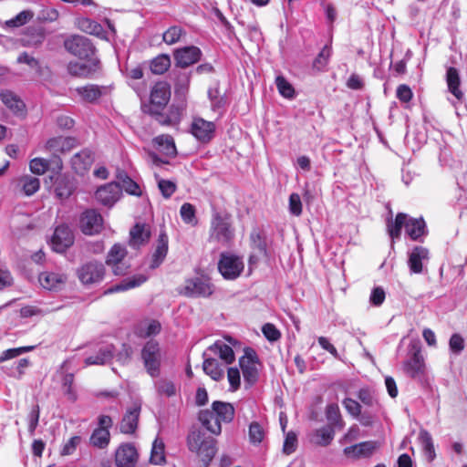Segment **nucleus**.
Masks as SVG:
<instances>
[{"label":"nucleus","mask_w":467,"mask_h":467,"mask_svg":"<svg viewBox=\"0 0 467 467\" xmlns=\"http://www.w3.org/2000/svg\"><path fill=\"white\" fill-rule=\"evenodd\" d=\"M187 445L191 451L196 452L201 457L204 467H208L217 452L216 441L213 438L205 437L200 431H193L188 435Z\"/></svg>","instance_id":"3"},{"label":"nucleus","mask_w":467,"mask_h":467,"mask_svg":"<svg viewBox=\"0 0 467 467\" xmlns=\"http://www.w3.org/2000/svg\"><path fill=\"white\" fill-rule=\"evenodd\" d=\"M203 371L213 380L219 381L223 378V369L220 367L218 361L214 358H206L203 361Z\"/></svg>","instance_id":"39"},{"label":"nucleus","mask_w":467,"mask_h":467,"mask_svg":"<svg viewBox=\"0 0 467 467\" xmlns=\"http://www.w3.org/2000/svg\"><path fill=\"white\" fill-rule=\"evenodd\" d=\"M212 410L216 417L224 423H230L234 418V408L228 402L213 401Z\"/></svg>","instance_id":"33"},{"label":"nucleus","mask_w":467,"mask_h":467,"mask_svg":"<svg viewBox=\"0 0 467 467\" xmlns=\"http://www.w3.org/2000/svg\"><path fill=\"white\" fill-rule=\"evenodd\" d=\"M190 81V75L182 74L179 76L175 84V93L180 95H185L189 89Z\"/></svg>","instance_id":"63"},{"label":"nucleus","mask_w":467,"mask_h":467,"mask_svg":"<svg viewBox=\"0 0 467 467\" xmlns=\"http://www.w3.org/2000/svg\"><path fill=\"white\" fill-rule=\"evenodd\" d=\"M196 210L194 206L189 202H185L182 205L180 210V214L182 219V221L185 223L191 224V225H196L197 224V219L195 216Z\"/></svg>","instance_id":"53"},{"label":"nucleus","mask_w":467,"mask_h":467,"mask_svg":"<svg viewBox=\"0 0 467 467\" xmlns=\"http://www.w3.org/2000/svg\"><path fill=\"white\" fill-rule=\"evenodd\" d=\"M275 84L281 96L285 99H293L295 97L293 86L283 76L276 77Z\"/></svg>","instance_id":"52"},{"label":"nucleus","mask_w":467,"mask_h":467,"mask_svg":"<svg viewBox=\"0 0 467 467\" xmlns=\"http://www.w3.org/2000/svg\"><path fill=\"white\" fill-rule=\"evenodd\" d=\"M171 67L169 55L161 54L153 58L150 62V70L153 74L161 75Z\"/></svg>","instance_id":"43"},{"label":"nucleus","mask_w":467,"mask_h":467,"mask_svg":"<svg viewBox=\"0 0 467 467\" xmlns=\"http://www.w3.org/2000/svg\"><path fill=\"white\" fill-rule=\"evenodd\" d=\"M243 259L230 253H223L218 263V269L222 275L228 280L236 279L244 271Z\"/></svg>","instance_id":"8"},{"label":"nucleus","mask_w":467,"mask_h":467,"mask_svg":"<svg viewBox=\"0 0 467 467\" xmlns=\"http://www.w3.org/2000/svg\"><path fill=\"white\" fill-rule=\"evenodd\" d=\"M249 441L253 444H259L265 438L264 428L256 421L252 422L249 425Z\"/></svg>","instance_id":"55"},{"label":"nucleus","mask_w":467,"mask_h":467,"mask_svg":"<svg viewBox=\"0 0 467 467\" xmlns=\"http://www.w3.org/2000/svg\"><path fill=\"white\" fill-rule=\"evenodd\" d=\"M331 54H332L331 47L328 45H326L321 49V51L319 52V54L317 55L316 59L314 60V63H313L314 67L318 70L323 69L327 65L328 60L331 57Z\"/></svg>","instance_id":"57"},{"label":"nucleus","mask_w":467,"mask_h":467,"mask_svg":"<svg viewBox=\"0 0 467 467\" xmlns=\"http://www.w3.org/2000/svg\"><path fill=\"white\" fill-rule=\"evenodd\" d=\"M78 145V141L72 137H55L49 139L45 145L47 150L57 154L65 153L71 150Z\"/></svg>","instance_id":"23"},{"label":"nucleus","mask_w":467,"mask_h":467,"mask_svg":"<svg viewBox=\"0 0 467 467\" xmlns=\"http://www.w3.org/2000/svg\"><path fill=\"white\" fill-rule=\"evenodd\" d=\"M419 438L420 440L424 455L429 462L435 458V450L431 434L427 431H420Z\"/></svg>","instance_id":"44"},{"label":"nucleus","mask_w":467,"mask_h":467,"mask_svg":"<svg viewBox=\"0 0 467 467\" xmlns=\"http://www.w3.org/2000/svg\"><path fill=\"white\" fill-rule=\"evenodd\" d=\"M74 244V234L67 224L56 227L50 240L52 249L57 253H64Z\"/></svg>","instance_id":"11"},{"label":"nucleus","mask_w":467,"mask_h":467,"mask_svg":"<svg viewBox=\"0 0 467 467\" xmlns=\"http://www.w3.org/2000/svg\"><path fill=\"white\" fill-rule=\"evenodd\" d=\"M408 257L410 273L421 274L424 271V265L429 262L430 253L426 247L415 246L409 252Z\"/></svg>","instance_id":"15"},{"label":"nucleus","mask_w":467,"mask_h":467,"mask_svg":"<svg viewBox=\"0 0 467 467\" xmlns=\"http://www.w3.org/2000/svg\"><path fill=\"white\" fill-rule=\"evenodd\" d=\"M59 17V12L51 6H44L39 13V19L47 22L57 21Z\"/></svg>","instance_id":"64"},{"label":"nucleus","mask_w":467,"mask_h":467,"mask_svg":"<svg viewBox=\"0 0 467 467\" xmlns=\"http://www.w3.org/2000/svg\"><path fill=\"white\" fill-rule=\"evenodd\" d=\"M155 388L158 394L172 397L176 394V387L171 380L162 379L155 382Z\"/></svg>","instance_id":"51"},{"label":"nucleus","mask_w":467,"mask_h":467,"mask_svg":"<svg viewBox=\"0 0 467 467\" xmlns=\"http://www.w3.org/2000/svg\"><path fill=\"white\" fill-rule=\"evenodd\" d=\"M108 88L95 84H88L82 87H78L74 92L79 97L80 100L88 103H95L102 96L108 93Z\"/></svg>","instance_id":"19"},{"label":"nucleus","mask_w":467,"mask_h":467,"mask_svg":"<svg viewBox=\"0 0 467 467\" xmlns=\"http://www.w3.org/2000/svg\"><path fill=\"white\" fill-rule=\"evenodd\" d=\"M163 357L158 341L149 340L143 345L140 350V359L144 369L151 378H158L161 375Z\"/></svg>","instance_id":"4"},{"label":"nucleus","mask_w":467,"mask_h":467,"mask_svg":"<svg viewBox=\"0 0 467 467\" xmlns=\"http://www.w3.org/2000/svg\"><path fill=\"white\" fill-rule=\"evenodd\" d=\"M421 347L419 340H412L409 345V359L404 363V371L413 379L423 376L425 371V363L421 355Z\"/></svg>","instance_id":"5"},{"label":"nucleus","mask_w":467,"mask_h":467,"mask_svg":"<svg viewBox=\"0 0 467 467\" xmlns=\"http://www.w3.org/2000/svg\"><path fill=\"white\" fill-rule=\"evenodd\" d=\"M402 227L414 241L426 234V224L422 218H410L406 213H399L394 221H389L387 223L388 233L392 240L400 237Z\"/></svg>","instance_id":"1"},{"label":"nucleus","mask_w":467,"mask_h":467,"mask_svg":"<svg viewBox=\"0 0 467 467\" xmlns=\"http://www.w3.org/2000/svg\"><path fill=\"white\" fill-rule=\"evenodd\" d=\"M138 453L135 447L126 443L119 447L115 454V462L118 467H133L137 462Z\"/></svg>","instance_id":"21"},{"label":"nucleus","mask_w":467,"mask_h":467,"mask_svg":"<svg viewBox=\"0 0 467 467\" xmlns=\"http://www.w3.org/2000/svg\"><path fill=\"white\" fill-rule=\"evenodd\" d=\"M119 179V190L123 189L130 194L140 195V189L137 182L130 179L127 175H120Z\"/></svg>","instance_id":"54"},{"label":"nucleus","mask_w":467,"mask_h":467,"mask_svg":"<svg viewBox=\"0 0 467 467\" xmlns=\"http://www.w3.org/2000/svg\"><path fill=\"white\" fill-rule=\"evenodd\" d=\"M22 191L26 196H31L36 193L40 187V181L38 178L29 175L24 176L19 181Z\"/></svg>","instance_id":"46"},{"label":"nucleus","mask_w":467,"mask_h":467,"mask_svg":"<svg viewBox=\"0 0 467 467\" xmlns=\"http://www.w3.org/2000/svg\"><path fill=\"white\" fill-rule=\"evenodd\" d=\"M202 57V51L195 46H188L177 48L173 52L175 65L179 67H188L197 63Z\"/></svg>","instance_id":"13"},{"label":"nucleus","mask_w":467,"mask_h":467,"mask_svg":"<svg viewBox=\"0 0 467 467\" xmlns=\"http://www.w3.org/2000/svg\"><path fill=\"white\" fill-rule=\"evenodd\" d=\"M78 277L83 285H92L102 281L105 267L101 263L91 261L82 265L77 271Z\"/></svg>","instance_id":"9"},{"label":"nucleus","mask_w":467,"mask_h":467,"mask_svg":"<svg viewBox=\"0 0 467 467\" xmlns=\"http://www.w3.org/2000/svg\"><path fill=\"white\" fill-rule=\"evenodd\" d=\"M127 254L126 248L123 245L119 244H114L109 250L107 257V265L111 264H122L124 262V258Z\"/></svg>","instance_id":"48"},{"label":"nucleus","mask_w":467,"mask_h":467,"mask_svg":"<svg viewBox=\"0 0 467 467\" xmlns=\"http://www.w3.org/2000/svg\"><path fill=\"white\" fill-rule=\"evenodd\" d=\"M168 235L165 232H161L159 234V238L157 240V244L155 247V251L152 254L151 261L150 264V267L154 269L159 267L161 263L164 261L167 253H168Z\"/></svg>","instance_id":"29"},{"label":"nucleus","mask_w":467,"mask_h":467,"mask_svg":"<svg viewBox=\"0 0 467 467\" xmlns=\"http://www.w3.org/2000/svg\"><path fill=\"white\" fill-rule=\"evenodd\" d=\"M93 161L92 152L88 150H83L71 158V167L76 173L84 174L90 169Z\"/></svg>","instance_id":"27"},{"label":"nucleus","mask_w":467,"mask_h":467,"mask_svg":"<svg viewBox=\"0 0 467 467\" xmlns=\"http://www.w3.org/2000/svg\"><path fill=\"white\" fill-rule=\"evenodd\" d=\"M140 413V406L137 404L127 410L119 425V430L122 433L131 434L135 432L138 426Z\"/></svg>","instance_id":"26"},{"label":"nucleus","mask_w":467,"mask_h":467,"mask_svg":"<svg viewBox=\"0 0 467 467\" xmlns=\"http://www.w3.org/2000/svg\"><path fill=\"white\" fill-rule=\"evenodd\" d=\"M180 293L189 297L209 296L213 288L207 280L195 277L186 280Z\"/></svg>","instance_id":"12"},{"label":"nucleus","mask_w":467,"mask_h":467,"mask_svg":"<svg viewBox=\"0 0 467 467\" xmlns=\"http://www.w3.org/2000/svg\"><path fill=\"white\" fill-rule=\"evenodd\" d=\"M239 366L243 372L244 381L252 386L259 378V358L256 352L251 348H244V355L239 358Z\"/></svg>","instance_id":"6"},{"label":"nucleus","mask_w":467,"mask_h":467,"mask_svg":"<svg viewBox=\"0 0 467 467\" xmlns=\"http://www.w3.org/2000/svg\"><path fill=\"white\" fill-rule=\"evenodd\" d=\"M449 347L453 354L459 355L464 349L463 337L458 333L452 334L449 340Z\"/></svg>","instance_id":"61"},{"label":"nucleus","mask_w":467,"mask_h":467,"mask_svg":"<svg viewBox=\"0 0 467 467\" xmlns=\"http://www.w3.org/2000/svg\"><path fill=\"white\" fill-rule=\"evenodd\" d=\"M380 444L375 441H363L344 449V454L349 458L359 459L371 456Z\"/></svg>","instance_id":"18"},{"label":"nucleus","mask_w":467,"mask_h":467,"mask_svg":"<svg viewBox=\"0 0 467 467\" xmlns=\"http://www.w3.org/2000/svg\"><path fill=\"white\" fill-rule=\"evenodd\" d=\"M114 347L112 345H106L99 348L95 356H89L85 358V365H105L109 362L113 358Z\"/></svg>","instance_id":"32"},{"label":"nucleus","mask_w":467,"mask_h":467,"mask_svg":"<svg viewBox=\"0 0 467 467\" xmlns=\"http://www.w3.org/2000/svg\"><path fill=\"white\" fill-rule=\"evenodd\" d=\"M150 462L161 465L165 462V446L162 440L156 438L152 443Z\"/></svg>","instance_id":"40"},{"label":"nucleus","mask_w":467,"mask_h":467,"mask_svg":"<svg viewBox=\"0 0 467 467\" xmlns=\"http://www.w3.org/2000/svg\"><path fill=\"white\" fill-rule=\"evenodd\" d=\"M38 281L47 290H58L64 286L67 275L59 272L46 271L39 275Z\"/></svg>","instance_id":"24"},{"label":"nucleus","mask_w":467,"mask_h":467,"mask_svg":"<svg viewBox=\"0 0 467 467\" xmlns=\"http://www.w3.org/2000/svg\"><path fill=\"white\" fill-rule=\"evenodd\" d=\"M120 194L119 183L111 182L104 186L99 187L96 193V199L98 202L104 205H112L115 203Z\"/></svg>","instance_id":"25"},{"label":"nucleus","mask_w":467,"mask_h":467,"mask_svg":"<svg viewBox=\"0 0 467 467\" xmlns=\"http://www.w3.org/2000/svg\"><path fill=\"white\" fill-rule=\"evenodd\" d=\"M67 72L69 75L78 78L89 77L95 69L91 66L86 63H80L77 61H71L67 64Z\"/></svg>","instance_id":"38"},{"label":"nucleus","mask_w":467,"mask_h":467,"mask_svg":"<svg viewBox=\"0 0 467 467\" xmlns=\"http://www.w3.org/2000/svg\"><path fill=\"white\" fill-rule=\"evenodd\" d=\"M71 359L65 360L60 367V372L63 374L62 386L65 394L68 400L75 401L77 400V394L73 388L75 369L71 367Z\"/></svg>","instance_id":"22"},{"label":"nucleus","mask_w":467,"mask_h":467,"mask_svg":"<svg viewBox=\"0 0 467 467\" xmlns=\"http://www.w3.org/2000/svg\"><path fill=\"white\" fill-rule=\"evenodd\" d=\"M155 140L159 146L162 147V150L166 155L174 156L176 154V147L171 136L161 135Z\"/></svg>","instance_id":"49"},{"label":"nucleus","mask_w":467,"mask_h":467,"mask_svg":"<svg viewBox=\"0 0 467 467\" xmlns=\"http://www.w3.org/2000/svg\"><path fill=\"white\" fill-rule=\"evenodd\" d=\"M185 35L186 31L182 26H172L162 34V40L167 45H174Z\"/></svg>","instance_id":"45"},{"label":"nucleus","mask_w":467,"mask_h":467,"mask_svg":"<svg viewBox=\"0 0 467 467\" xmlns=\"http://www.w3.org/2000/svg\"><path fill=\"white\" fill-rule=\"evenodd\" d=\"M0 99L2 103L16 116L25 117L26 107L23 99L10 89L0 90Z\"/></svg>","instance_id":"16"},{"label":"nucleus","mask_w":467,"mask_h":467,"mask_svg":"<svg viewBox=\"0 0 467 467\" xmlns=\"http://www.w3.org/2000/svg\"><path fill=\"white\" fill-rule=\"evenodd\" d=\"M215 131V125L213 121L202 118H194L191 125L192 134L202 142L210 141Z\"/></svg>","instance_id":"17"},{"label":"nucleus","mask_w":467,"mask_h":467,"mask_svg":"<svg viewBox=\"0 0 467 467\" xmlns=\"http://www.w3.org/2000/svg\"><path fill=\"white\" fill-rule=\"evenodd\" d=\"M161 326L157 320H143L136 327V334L143 338L150 337L161 332Z\"/></svg>","instance_id":"36"},{"label":"nucleus","mask_w":467,"mask_h":467,"mask_svg":"<svg viewBox=\"0 0 467 467\" xmlns=\"http://www.w3.org/2000/svg\"><path fill=\"white\" fill-rule=\"evenodd\" d=\"M30 362L28 358H21L16 364L11 368L1 367V369L9 375L10 377L19 379L25 372V369L29 366Z\"/></svg>","instance_id":"50"},{"label":"nucleus","mask_w":467,"mask_h":467,"mask_svg":"<svg viewBox=\"0 0 467 467\" xmlns=\"http://www.w3.org/2000/svg\"><path fill=\"white\" fill-rule=\"evenodd\" d=\"M34 17V12L31 10H23L15 17L6 20L5 26L8 28H17L30 22Z\"/></svg>","instance_id":"42"},{"label":"nucleus","mask_w":467,"mask_h":467,"mask_svg":"<svg viewBox=\"0 0 467 467\" xmlns=\"http://www.w3.org/2000/svg\"><path fill=\"white\" fill-rule=\"evenodd\" d=\"M74 190L75 183L70 178L61 176L57 181L55 192L59 199L68 198L73 193Z\"/></svg>","instance_id":"37"},{"label":"nucleus","mask_w":467,"mask_h":467,"mask_svg":"<svg viewBox=\"0 0 467 467\" xmlns=\"http://www.w3.org/2000/svg\"><path fill=\"white\" fill-rule=\"evenodd\" d=\"M199 420L213 434L219 435L222 432V421L213 410H205L199 413Z\"/></svg>","instance_id":"30"},{"label":"nucleus","mask_w":467,"mask_h":467,"mask_svg":"<svg viewBox=\"0 0 467 467\" xmlns=\"http://www.w3.org/2000/svg\"><path fill=\"white\" fill-rule=\"evenodd\" d=\"M446 82L449 91L460 101L463 99V92L460 88L461 79L458 70L450 67L446 72Z\"/></svg>","instance_id":"31"},{"label":"nucleus","mask_w":467,"mask_h":467,"mask_svg":"<svg viewBox=\"0 0 467 467\" xmlns=\"http://www.w3.org/2000/svg\"><path fill=\"white\" fill-rule=\"evenodd\" d=\"M147 276L144 275H136L131 277L123 279L120 283L118 285H113L112 287L109 288L106 293H116V292H121L126 291L129 289H132L135 287L140 286L144 282H146Z\"/></svg>","instance_id":"35"},{"label":"nucleus","mask_w":467,"mask_h":467,"mask_svg":"<svg viewBox=\"0 0 467 467\" xmlns=\"http://www.w3.org/2000/svg\"><path fill=\"white\" fill-rule=\"evenodd\" d=\"M211 349L214 353L218 354L220 358L223 359L226 364H231L235 359L232 348L223 342L214 343L211 347Z\"/></svg>","instance_id":"41"},{"label":"nucleus","mask_w":467,"mask_h":467,"mask_svg":"<svg viewBox=\"0 0 467 467\" xmlns=\"http://www.w3.org/2000/svg\"><path fill=\"white\" fill-rule=\"evenodd\" d=\"M49 167V161L43 158H34L29 162V169L36 175L44 174Z\"/></svg>","instance_id":"59"},{"label":"nucleus","mask_w":467,"mask_h":467,"mask_svg":"<svg viewBox=\"0 0 467 467\" xmlns=\"http://www.w3.org/2000/svg\"><path fill=\"white\" fill-rule=\"evenodd\" d=\"M74 25L78 30L86 34L96 36L101 39L107 38V31L99 23L91 18L78 16L75 19Z\"/></svg>","instance_id":"20"},{"label":"nucleus","mask_w":467,"mask_h":467,"mask_svg":"<svg viewBox=\"0 0 467 467\" xmlns=\"http://www.w3.org/2000/svg\"><path fill=\"white\" fill-rule=\"evenodd\" d=\"M171 99V86L166 81H159L151 88L150 100L153 112L163 109Z\"/></svg>","instance_id":"10"},{"label":"nucleus","mask_w":467,"mask_h":467,"mask_svg":"<svg viewBox=\"0 0 467 467\" xmlns=\"http://www.w3.org/2000/svg\"><path fill=\"white\" fill-rule=\"evenodd\" d=\"M102 216L95 210H87L80 217V229L83 234L93 235L102 230Z\"/></svg>","instance_id":"14"},{"label":"nucleus","mask_w":467,"mask_h":467,"mask_svg":"<svg viewBox=\"0 0 467 467\" xmlns=\"http://www.w3.org/2000/svg\"><path fill=\"white\" fill-rule=\"evenodd\" d=\"M334 430L331 426H324L310 434V441L316 445L327 446L334 439Z\"/></svg>","instance_id":"34"},{"label":"nucleus","mask_w":467,"mask_h":467,"mask_svg":"<svg viewBox=\"0 0 467 467\" xmlns=\"http://www.w3.org/2000/svg\"><path fill=\"white\" fill-rule=\"evenodd\" d=\"M326 417L331 425H339L340 427L342 426L341 414L337 404L331 403L327 406Z\"/></svg>","instance_id":"56"},{"label":"nucleus","mask_w":467,"mask_h":467,"mask_svg":"<svg viewBox=\"0 0 467 467\" xmlns=\"http://www.w3.org/2000/svg\"><path fill=\"white\" fill-rule=\"evenodd\" d=\"M109 431L96 429L90 436V443L98 448L103 449L109 443Z\"/></svg>","instance_id":"47"},{"label":"nucleus","mask_w":467,"mask_h":467,"mask_svg":"<svg viewBox=\"0 0 467 467\" xmlns=\"http://www.w3.org/2000/svg\"><path fill=\"white\" fill-rule=\"evenodd\" d=\"M35 348L34 346L20 347L15 348H9L2 352L0 355V363L16 358L24 353L29 352Z\"/></svg>","instance_id":"58"},{"label":"nucleus","mask_w":467,"mask_h":467,"mask_svg":"<svg viewBox=\"0 0 467 467\" xmlns=\"http://www.w3.org/2000/svg\"><path fill=\"white\" fill-rule=\"evenodd\" d=\"M150 236V225L146 223H136L130 232V245L138 248L148 243Z\"/></svg>","instance_id":"28"},{"label":"nucleus","mask_w":467,"mask_h":467,"mask_svg":"<svg viewBox=\"0 0 467 467\" xmlns=\"http://www.w3.org/2000/svg\"><path fill=\"white\" fill-rule=\"evenodd\" d=\"M297 447V437L295 432L289 431L286 433L283 451L284 453L289 455L293 453Z\"/></svg>","instance_id":"60"},{"label":"nucleus","mask_w":467,"mask_h":467,"mask_svg":"<svg viewBox=\"0 0 467 467\" xmlns=\"http://www.w3.org/2000/svg\"><path fill=\"white\" fill-rule=\"evenodd\" d=\"M67 52L80 59H88L95 53V47L86 36L72 35L64 41Z\"/></svg>","instance_id":"7"},{"label":"nucleus","mask_w":467,"mask_h":467,"mask_svg":"<svg viewBox=\"0 0 467 467\" xmlns=\"http://www.w3.org/2000/svg\"><path fill=\"white\" fill-rule=\"evenodd\" d=\"M234 236L231 214L226 211L213 210L211 219L210 240L227 245L232 242Z\"/></svg>","instance_id":"2"},{"label":"nucleus","mask_w":467,"mask_h":467,"mask_svg":"<svg viewBox=\"0 0 467 467\" xmlns=\"http://www.w3.org/2000/svg\"><path fill=\"white\" fill-rule=\"evenodd\" d=\"M40 410L38 405H35L32 407L28 416V431L31 434H34L39 421Z\"/></svg>","instance_id":"62"}]
</instances>
